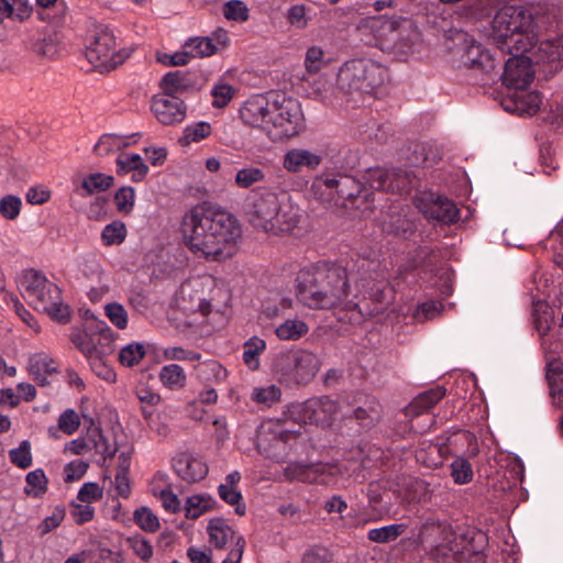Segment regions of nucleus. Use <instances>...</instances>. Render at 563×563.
<instances>
[{"label": "nucleus", "instance_id": "nucleus-53", "mask_svg": "<svg viewBox=\"0 0 563 563\" xmlns=\"http://www.w3.org/2000/svg\"><path fill=\"white\" fill-rule=\"evenodd\" d=\"M133 519L144 531L155 532L159 528L157 516L147 507L137 508L133 514Z\"/></svg>", "mask_w": 563, "mask_h": 563}, {"label": "nucleus", "instance_id": "nucleus-1", "mask_svg": "<svg viewBox=\"0 0 563 563\" xmlns=\"http://www.w3.org/2000/svg\"><path fill=\"white\" fill-rule=\"evenodd\" d=\"M181 232L190 252L210 262L231 258L242 238L241 225L230 212L207 205H197L185 213Z\"/></svg>", "mask_w": 563, "mask_h": 563}, {"label": "nucleus", "instance_id": "nucleus-16", "mask_svg": "<svg viewBox=\"0 0 563 563\" xmlns=\"http://www.w3.org/2000/svg\"><path fill=\"white\" fill-rule=\"evenodd\" d=\"M418 207L426 218L443 224L454 223L460 218V210L453 200L433 192L426 194Z\"/></svg>", "mask_w": 563, "mask_h": 563}, {"label": "nucleus", "instance_id": "nucleus-43", "mask_svg": "<svg viewBox=\"0 0 563 563\" xmlns=\"http://www.w3.org/2000/svg\"><path fill=\"white\" fill-rule=\"evenodd\" d=\"M128 234L126 227L121 221H113L107 224L101 232V241L106 246L120 245Z\"/></svg>", "mask_w": 563, "mask_h": 563}, {"label": "nucleus", "instance_id": "nucleus-63", "mask_svg": "<svg viewBox=\"0 0 563 563\" xmlns=\"http://www.w3.org/2000/svg\"><path fill=\"white\" fill-rule=\"evenodd\" d=\"M213 97L212 106L216 108H224L233 98L234 89L228 84H217L211 90Z\"/></svg>", "mask_w": 563, "mask_h": 563}, {"label": "nucleus", "instance_id": "nucleus-14", "mask_svg": "<svg viewBox=\"0 0 563 563\" xmlns=\"http://www.w3.org/2000/svg\"><path fill=\"white\" fill-rule=\"evenodd\" d=\"M341 473L336 464L331 463H314L301 464L290 463L283 472V475L288 482H301L306 484L319 485H333Z\"/></svg>", "mask_w": 563, "mask_h": 563}, {"label": "nucleus", "instance_id": "nucleus-9", "mask_svg": "<svg viewBox=\"0 0 563 563\" xmlns=\"http://www.w3.org/2000/svg\"><path fill=\"white\" fill-rule=\"evenodd\" d=\"M129 56L126 49L118 48L112 29L103 24L93 27L86 47V57L95 68L101 73L113 70L122 65Z\"/></svg>", "mask_w": 563, "mask_h": 563}, {"label": "nucleus", "instance_id": "nucleus-36", "mask_svg": "<svg viewBox=\"0 0 563 563\" xmlns=\"http://www.w3.org/2000/svg\"><path fill=\"white\" fill-rule=\"evenodd\" d=\"M309 331L308 324L298 319H287L285 322L276 327L275 334L283 341H298Z\"/></svg>", "mask_w": 563, "mask_h": 563}, {"label": "nucleus", "instance_id": "nucleus-37", "mask_svg": "<svg viewBox=\"0 0 563 563\" xmlns=\"http://www.w3.org/2000/svg\"><path fill=\"white\" fill-rule=\"evenodd\" d=\"M159 380L170 390H178L186 385L187 376L178 364H168L161 368Z\"/></svg>", "mask_w": 563, "mask_h": 563}, {"label": "nucleus", "instance_id": "nucleus-33", "mask_svg": "<svg viewBox=\"0 0 563 563\" xmlns=\"http://www.w3.org/2000/svg\"><path fill=\"white\" fill-rule=\"evenodd\" d=\"M202 288H194L190 284L183 285L180 289L181 300L185 302L189 298V305H184L183 309L188 311H199L202 316H208L211 312V303L206 298L201 297Z\"/></svg>", "mask_w": 563, "mask_h": 563}, {"label": "nucleus", "instance_id": "nucleus-8", "mask_svg": "<svg viewBox=\"0 0 563 563\" xmlns=\"http://www.w3.org/2000/svg\"><path fill=\"white\" fill-rule=\"evenodd\" d=\"M321 360L308 350L297 349L280 353L274 362L279 380L288 386H305L316 377Z\"/></svg>", "mask_w": 563, "mask_h": 563}, {"label": "nucleus", "instance_id": "nucleus-49", "mask_svg": "<svg viewBox=\"0 0 563 563\" xmlns=\"http://www.w3.org/2000/svg\"><path fill=\"white\" fill-rule=\"evenodd\" d=\"M223 15L229 21L245 22L250 18V10L242 0H230L223 4Z\"/></svg>", "mask_w": 563, "mask_h": 563}, {"label": "nucleus", "instance_id": "nucleus-3", "mask_svg": "<svg viewBox=\"0 0 563 563\" xmlns=\"http://www.w3.org/2000/svg\"><path fill=\"white\" fill-rule=\"evenodd\" d=\"M246 208L250 223L267 233L289 232L299 222L290 194L279 187L253 189L247 196Z\"/></svg>", "mask_w": 563, "mask_h": 563}, {"label": "nucleus", "instance_id": "nucleus-59", "mask_svg": "<svg viewBox=\"0 0 563 563\" xmlns=\"http://www.w3.org/2000/svg\"><path fill=\"white\" fill-rule=\"evenodd\" d=\"M126 543L140 560L147 562L153 556L152 544L142 536L129 537Z\"/></svg>", "mask_w": 563, "mask_h": 563}, {"label": "nucleus", "instance_id": "nucleus-23", "mask_svg": "<svg viewBox=\"0 0 563 563\" xmlns=\"http://www.w3.org/2000/svg\"><path fill=\"white\" fill-rule=\"evenodd\" d=\"M29 375L40 386L49 385L48 376L57 374L58 368L56 362L46 353H35L29 358Z\"/></svg>", "mask_w": 563, "mask_h": 563}, {"label": "nucleus", "instance_id": "nucleus-52", "mask_svg": "<svg viewBox=\"0 0 563 563\" xmlns=\"http://www.w3.org/2000/svg\"><path fill=\"white\" fill-rule=\"evenodd\" d=\"M145 356V349L140 343H130L121 349L119 361L123 366L132 367Z\"/></svg>", "mask_w": 563, "mask_h": 563}, {"label": "nucleus", "instance_id": "nucleus-25", "mask_svg": "<svg viewBox=\"0 0 563 563\" xmlns=\"http://www.w3.org/2000/svg\"><path fill=\"white\" fill-rule=\"evenodd\" d=\"M445 388L437 386L429 390L419 394L412 399V401L405 408V415L407 417H418L427 413L432 409L443 397L445 396Z\"/></svg>", "mask_w": 563, "mask_h": 563}, {"label": "nucleus", "instance_id": "nucleus-47", "mask_svg": "<svg viewBox=\"0 0 563 563\" xmlns=\"http://www.w3.org/2000/svg\"><path fill=\"white\" fill-rule=\"evenodd\" d=\"M218 494L220 498L227 503L228 505L234 506V511L239 516L245 515L246 506L243 503V497L241 492L236 487H231L227 485H219Z\"/></svg>", "mask_w": 563, "mask_h": 563}, {"label": "nucleus", "instance_id": "nucleus-26", "mask_svg": "<svg viewBox=\"0 0 563 563\" xmlns=\"http://www.w3.org/2000/svg\"><path fill=\"white\" fill-rule=\"evenodd\" d=\"M207 531L209 534V542L217 549H224L230 542L235 544L236 539L240 537L229 526L227 520L219 517L210 519Z\"/></svg>", "mask_w": 563, "mask_h": 563}, {"label": "nucleus", "instance_id": "nucleus-29", "mask_svg": "<svg viewBox=\"0 0 563 563\" xmlns=\"http://www.w3.org/2000/svg\"><path fill=\"white\" fill-rule=\"evenodd\" d=\"M547 379L553 405L563 408V362L553 360L547 366Z\"/></svg>", "mask_w": 563, "mask_h": 563}, {"label": "nucleus", "instance_id": "nucleus-30", "mask_svg": "<svg viewBox=\"0 0 563 563\" xmlns=\"http://www.w3.org/2000/svg\"><path fill=\"white\" fill-rule=\"evenodd\" d=\"M195 375L207 385L220 384L227 378V369L218 361L207 360L195 366Z\"/></svg>", "mask_w": 563, "mask_h": 563}, {"label": "nucleus", "instance_id": "nucleus-6", "mask_svg": "<svg viewBox=\"0 0 563 563\" xmlns=\"http://www.w3.org/2000/svg\"><path fill=\"white\" fill-rule=\"evenodd\" d=\"M20 288L23 297L35 310L58 322L65 323L69 320L70 311L68 306L63 303L60 289L42 273L35 269L23 271Z\"/></svg>", "mask_w": 563, "mask_h": 563}, {"label": "nucleus", "instance_id": "nucleus-46", "mask_svg": "<svg viewBox=\"0 0 563 563\" xmlns=\"http://www.w3.org/2000/svg\"><path fill=\"white\" fill-rule=\"evenodd\" d=\"M10 462L21 470H26L33 464L32 448L29 440H23L18 448L9 451Z\"/></svg>", "mask_w": 563, "mask_h": 563}, {"label": "nucleus", "instance_id": "nucleus-22", "mask_svg": "<svg viewBox=\"0 0 563 563\" xmlns=\"http://www.w3.org/2000/svg\"><path fill=\"white\" fill-rule=\"evenodd\" d=\"M322 162V157L305 148H291L286 152L283 166L287 172L298 173L303 168L316 169Z\"/></svg>", "mask_w": 563, "mask_h": 563}, {"label": "nucleus", "instance_id": "nucleus-42", "mask_svg": "<svg viewBox=\"0 0 563 563\" xmlns=\"http://www.w3.org/2000/svg\"><path fill=\"white\" fill-rule=\"evenodd\" d=\"M266 174L262 168L250 166L236 172L234 183L239 188L247 189L255 184L264 181Z\"/></svg>", "mask_w": 563, "mask_h": 563}, {"label": "nucleus", "instance_id": "nucleus-44", "mask_svg": "<svg viewBox=\"0 0 563 563\" xmlns=\"http://www.w3.org/2000/svg\"><path fill=\"white\" fill-rule=\"evenodd\" d=\"M365 26L373 32L375 38L380 41L389 40V36L396 32V22L383 16L367 19Z\"/></svg>", "mask_w": 563, "mask_h": 563}, {"label": "nucleus", "instance_id": "nucleus-31", "mask_svg": "<svg viewBox=\"0 0 563 563\" xmlns=\"http://www.w3.org/2000/svg\"><path fill=\"white\" fill-rule=\"evenodd\" d=\"M114 178L102 173H93L86 176L75 191L80 197H88L96 192L106 191L113 185Z\"/></svg>", "mask_w": 563, "mask_h": 563}, {"label": "nucleus", "instance_id": "nucleus-58", "mask_svg": "<svg viewBox=\"0 0 563 563\" xmlns=\"http://www.w3.org/2000/svg\"><path fill=\"white\" fill-rule=\"evenodd\" d=\"M325 405H332L328 397L309 399L302 404V413L310 423H318L321 420L320 412Z\"/></svg>", "mask_w": 563, "mask_h": 563}, {"label": "nucleus", "instance_id": "nucleus-62", "mask_svg": "<svg viewBox=\"0 0 563 563\" xmlns=\"http://www.w3.org/2000/svg\"><path fill=\"white\" fill-rule=\"evenodd\" d=\"M80 427V418L74 409H66L58 418V429L67 435L74 434Z\"/></svg>", "mask_w": 563, "mask_h": 563}, {"label": "nucleus", "instance_id": "nucleus-5", "mask_svg": "<svg viewBox=\"0 0 563 563\" xmlns=\"http://www.w3.org/2000/svg\"><path fill=\"white\" fill-rule=\"evenodd\" d=\"M532 15L522 7L506 5L499 9L492 23V37L496 43V51L532 48Z\"/></svg>", "mask_w": 563, "mask_h": 563}, {"label": "nucleus", "instance_id": "nucleus-50", "mask_svg": "<svg viewBox=\"0 0 563 563\" xmlns=\"http://www.w3.org/2000/svg\"><path fill=\"white\" fill-rule=\"evenodd\" d=\"M451 476L459 485L472 482L474 473L472 464L464 457H459L451 463Z\"/></svg>", "mask_w": 563, "mask_h": 563}, {"label": "nucleus", "instance_id": "nucleus-18", "mask_svg": "<svg viewBox=\"0 0 563 563\" xmlns=\"http://www.w3.org/2000/svg\"><path fill=\"white\" fill-rule=\"evenodd\" d=\"M172 467L184 482L191 484L202 481L209 472L206 462L189 452H180L172 460Z\"/></svg>", "mask_w": 563, "mask_h": 563}, {"label": "nucleus", "instance_id": "nucleus-13", "mask_svg": "<svg viewBox=\"0 0 563 563\" xmlns=\"http://www.w3.org/2000/svg\"><path fill=\"white\" fill-rule=\"evenodd\" d=\"M365 178L372 189L393 194H408L418 184L416 176L401 168H369Z\"/></svg>", "mask_w": 563, "mask_h": 563}, {"label": "nucleus", "instance_id": "nucleus-55", "mask_svg": "<svg viewBox=\"0 0 563 563\" xmlns=\"http://www.w3.org/2000/svg\"><path fill=\"white\" fill-rule=\"evenodd\" d=\"M114 202L119 212L129 214L135 202L134 188L131 186L121 187L114 195Z\"/></svg>", "mask_w": 563, "mask_h": 563}, {"label": "nucleus", "instance_id": "nucleus-2", "mask_svg": "<svg viewBox=\"0 0 563 563\" xmlns=\"http://www.w3.org/2000/svg\"><path fill=\"white\" fill-rule=\"evenodd\" d=\"M350 285L346 268L319 263L301 268L296 277L298 300L310 309H332L340 305L356 306L349 300Z\"/></svg>", "mask_w": 563, "mask_h": 563}, {"label": "nucleus", "instance_id": "nucleus-28", "mask_svg": "<svg viewBox=\"0 0 563 563\" xmlns=\"http://www.w3.org/2000/svg\"><path fill=\"white\" fill-rule=\"evenodd\" d=\"M463 63L472 68H479L486 73L496 67L494 56L479 43L473 42L465 51Z\"/></svg>", "mask_w": 563, "mask_h": 563}, {"label": "nucleus", "instance_id": "nucleus-54", "mask_svg": "<svg viewBox=\"0 0 563 563\" xmlns=\"http://www.w3.org/2000/svg\"><path fill=\"white\" fill-rule=\"evenodd\" d=\"M104 314L110 322L120 330L128 327V311L118 302H110L104 306Z\"/></svg>", "mask_w": 563, "mask_h": 563}, {"label": "nucleus", "instance_id": "nucleus-11", "mask_svg": "<svg viewBox=\"0 0 563 563\" xmlns=\"http://www.w3.org/2000/svg\"><path fill=\"white\" fill-rule=\"evenodd\" d=\"M303 113L297 99L283 97L272 102L267 136L273 142L292 137L303 130Z\"/></svg>", "mask_w": 563, "mask_h": 563}, {"label": "nucleus", "instance_id": "nucleus-35", "mask_svg": "<svg viewBox=\"0 0 563 563\" xmlns=\"http://www.w3.org/2000/svg\"><path fill=\"white\" fill-rule=\"evenodd\" d=\"M216 505V500L207 494L192 495L186 499L184 510L187 519H198L200 516L210 511Z\"/></svg>", "mask_w": 563, "mask_h": 563}, {"label": "nucleus", "instance_id": "nucleus-48", "mask_svg": "<svg viewBox=\"0 0 563 563\" xmlns=\"http://www.w3.org/2000/svg\"><path fill=\"white\" fill-rule=\"evenodd\" d=\"M130 143L123 137L114 134H106L100 137L93 150L97 155L106 156L112 152L119 151L122 147H126Z\"/></svg>", "mask_w": 563, "mask_h": 563}, {"label": "nucleus", "instance_id": "nucleus-10", "mask_svg": "<svg viewBox=\"0 0 563 563\" xmlns=\"http://www.w3.org/2000/svg\"><path fill=\"white\" fill-rule=\"evenodd\" d=\"M75 347L85 356L111 355L115 351L117 334L103 321L87 319L82 329H75L69 336Z\"/></svg>", "mask_w": 563, "mask_h": 563}, {"label": "nucleus", "instance_id": "nucleus-45", "mask_svg": "<svg viewBox=\"0 0 563 563\" xmlns=\"http://www.w3.org/2000/svg\"><path fill=\"white\" fill-rule=\"evenodd\" d=\"M185 48L188 49L192 58L211 56L218 49L210 37L190 38L186 42Z\"/></svg>", "mask_w": 563, "mask_h": 563}, {"label": "nucleus", "instance_id": "nucleus-4", "mask_svg": "<svg viewBox=\"0 0 563 563\" xmlns=\"http://www.w3.org/2000/svg\"><path fill=\"white\" fill-rule=\"evenodd\" d=\"M311 190L316 199L328 207L369 209L373 194L355 176L324 170L314 177Z\"/></svg>", "mask_w": 563, "mask_h": 563}, {"label": "nucleus", "instance_id": "nucleus-19", "mask_svg": "<svg viewBox=\"0 0 563 563\" xmlns=\"http://www.w3.org/2000/svg\"><path fill=\"white\" fill-rule=\"evenodd\" d=\"M271 109L272 102L258 95L244 102L240 109V118L246 125L258 128L267 134Z\"/></svg>", "mask_w": 563, "mask_h": 563}, {"label": "nucleus", "instance_id": "nucleus-24", "mask_svg": "<svg viewBox=\"0 0 563 563\" xmlns=\"http://www.w3.org/2000/svg\"><path fill=\"white\" fill-rule=\"evenodd\" d=\"M117 174L125 176L131 173L133 183H141L148 174V166L139 154L123 153L115 159Z\"/></svg>", "mask_w": 563, "mask_h": 563}, {"label": "nucleus", "instance_id": "nucleus-39", "mask_svg": "<svg viewBox=\"0 0 563 563\" xmlns=\"http://www.w3.org/2000/svg\"><path fill=\"white\" fill-rule=\"evenodd\" d=\"M407 529L408 525L406 523H393L380 528L371 529L367 532V538L372 542L388 543L397 540V538L404 534Z\"/></svg>", "mask_w": 563, "mask_h": 563}, {"label": "nucleus", "instance_id": "nucleus-64", "mask_svg": "<svg viewBox=\"0 0 563 563\" xmlns=\"http://www.w3.org/2000/svg\"><path fill=\"white\" fill-rule=\"evenodd\" d=\"M21 199L19 197L8 195L0 200V213L3 218L14 220L21 211Z\"/></svg>", "mask_w": 563, "mask_h": 563}, {"label": "nucleus", "instance_id": "nucleus-32", "mask_svg": "<svg viewBox=\"0 0 563 563\" xmlns=\"http://www.w3.org/2000/svg\"><path fill=\"white\" fill-rule=\"evenodd\" d=\"M162 93L164 96H178L185 92L189 86V78L186 73L181 70L169 71L163 76L159 84Z\"/></svg>", "mask_w": 563, "mask_h": 563}, {"label": "nucleus", "instance_id": "nucleus-41", "mask_svg": "<svg viewBox=\"0 0 563 563\" xmlns=\"http://www.w3.org/2000/svg\"><path fill=\"white\" fill-rule=\"evenodd\" d=\"M211 125L206 121H199L192 124H188L183 132L179 142L183 145H189L190 143H198L211 134Z\"/></svg>", "mask_w": 563, "mask_h": 563}, {"label": "nucleus", "instance_id": "nucleus-15", "mask_svg": "<svg viewBox=\"0 0 563 563\" xmlns=\"http://www.w3.org/2000/svg\"><path fill=\"white\" fill-rule=\"evenodd\" d=\"M358 279L356 283L361 284L363 288L374 282L373 286L366 290L368 297L376 302L385 301V290L387 282L385 273L380 271V262L376 258L363 257L356 262Z\"/></svg>", "mask_w": 563, "mask_h": 563}, {"label": "nucleus", "instance_id": "nucleus-40", "mask_svg": "<svg viewBox=\"0 0 563 563\" xmlns=\"http://www.w3.org/2000/svg\"><path fill=\"white\" fill-rule=\"evenodd\" d=\"M266 342L258 338L252 336L243 345V362L251 369H257L260 366L258 356L265 351Z\"/></svg>", "mask_w": 563, "mask_h": 563}, {"label": "nucleus", "instance_id": "nucleus-20", "mask_svg": "<svg viewBox=\"0 0 563 563\" xmlns=\"http://www.w3.org/2000/svg\"><path fill=\"white\" fill-rule=\"evenodd\" d=\"M542 103V96L538 91L516 90L509 100L504 102V107L509 112L519 115H532L538 112Z\"/></svg>", "mask_w": 563, "mask_h": 563}, {"label": "nucleus", "instance_id": "nucleus-56", "mask_svg": "<svg viewBox=\"0 0 563 563\" xmlns=\"http://www.w3.org/2000/svg\"><path fill=\"white\" fill-rule=\"evenodd\" d=\"M443 310V303L437 300H428L418 305L412 318L418 322L433 319Z\"/></svg>", "mask_w": 563, "mask_h": 563}, {"label": "nucleus", "instance_id": "nucleus-21", "mask_svg": "<svg viewBox=\"0 0 563 563\" xmlns=\"http://www.w3.org/2000/svg\"><path fill=\"white\" fill-rule=\"evenodd\" d=\"M533 47L528 49L531 52L532 58L537 64L553 63L563 59V35H559L552 40H544L537 44L533 31L530 33Z\"/></svg>", "mask_w": 563, "mask_h": 563}, {"label": "nucleus", "instance_id": "nucleus-27", "mask_svg": "<svg viewBox=\"0 0 563 563\" xmlns=\"http://www.w3.org/2000/svg\"><path fill=\"white\" fill-rule=\"evenodd\" d=\"M88 439L91 450H95L101 457V464H106L108 460H112L118 451L117 444L112 445L102 432L99 426H95L92 418H89Z\"/></svg>", "mask_w": 563, "mask_h": 563}, {"label": "nucleus", "instance_id": "nucleus-17", "mask_svg": "<svg viewBox=\"0 0 563 563\" xmlns=\"http://www.w3.org/2000/svg\"><path fill=\"white\" fill-rule=\"evenodd\" d=\"M151 110L164 125H173L185 120L187 106L178 96L155 95L151 101Z\"/></svg>", "mask_w": 563, "mask_h": 563}, {"label": "nucleus", "instance_id": "nucleus-34", "mask_svg": "<svg viewBox=\"0 0 563 563\" xmlns=\"http://www.w3.org/2000/svg\"><path fill=\"white\" fill-rule=\"evenodd\" d=\"M48 490V478L43 468L31 471L25 476L24 494L32 498H42Z\"/></svg>", "mask_w": 563, "mask_h": 563}, {"label": "nucleus", "instance_id": "nucleus-60", "mask_svg": "<svg viewBox=\"0 0 563 563\" xmlns=\"http://www.w3.org/2000/svg\"><path fill=\"white\" fill-rule=\"evenodd\" d=\"M308 11L309 9L305 4L291 5L286 13L287 22L298 30L305 29L309 22Z\"/></svg>", "mask_w": 563, "mask_h": 563}, {"label": "nucleus", "instance_id": "nucleus-12", "mask_svg": "<svg viewBox=\"0 0 563 563\" xmlns=\"http://www.w3.org/2000/svg\"><path fill=\"white\" fill-rule=\"evenodd\" d=\"M497 53H500L503 56L506 54L510 55L504 65V85L510 89L525 90L534 77L532 57L526 55L528 51L511 48L500 49Z\"/></svg>", "mask_w": 563, "mask_h": 563}, {"label": "nucleus", "instance_id": "nucleus-7", "mask_svg": "<svg viewBox=\"0 0 563 563\" xmlns=\"http://www.w3.org/2000/svg\"><path fill=\"white\" fill-rule=\"evenodd\" d=\"M388 78L387 68L368 58L345 62L338 74V84L349 92L371 93Z\"/></svg>", "mask_w": 563, "mask_h": 563}, {"label": "nucleus", "instance_id": "nucleus-51", "mask_svg": "<svg viewBox=\"0 0 563 563\" xmlns=\"http://www.w3.org/2000/svg\"><path fill=\"white\" fill-rule=\"evenodd\" d=\"M108 355H91L90 358H86L90 365L92 372L106 382H115L117 374L114 369L109 366L106 362Z\"/></svg>", "mask_w": 563, "mask_h": 563}, {"label": "nucleus", "instance_id": "nucleus-38", "mask_svg": "<svg viewBox=\"0 0 563 563\" xmlns=\"http://www.w3.org/2000/svg\"><path fill=\"white\" fill-rule=\"evenodd\" d=\"M382 413V406L374 397H367L366 406H358L354 410V417L363 427L369 428L374 426Z\"/></svg>", "mask_w": 563, "mask_h": 563}, {"label": "nucleus", "instance_id": "nucleus-57", "mask_svg": "<svg viewBox=\"0 0 563 563\" xmlns=\"http://www.w3.org/2000/svg\"><path fill=\"white\" fill-rule=\"evenodd\" d=\"M280 389L275 385L266 387H257L253 389L252 399L257 402L271 407L280 398Z\"/></svg>", "mask_w": 563, "mask_h": 563}, {"label": "nucleus", "instance_id": "nucleus-61", "mask_svg": "<svg viewBox=\"0 0 563 563\" xmlns=\"http://www.w3.org/2000/svg\"><path fill=\"white\" fill-rule=\"evenodd\" d=\"M65 515V508L59 506L55 507L52 515L45 517L42 520V522L37 526L38 534L43 537L49 533L51 531L55 530L63 522Z\"/></svg>", "mask_w": 563, "mask_h": 563}]
</instances>
